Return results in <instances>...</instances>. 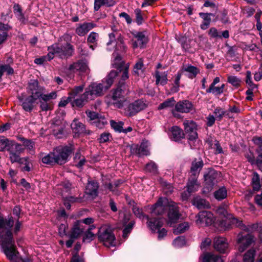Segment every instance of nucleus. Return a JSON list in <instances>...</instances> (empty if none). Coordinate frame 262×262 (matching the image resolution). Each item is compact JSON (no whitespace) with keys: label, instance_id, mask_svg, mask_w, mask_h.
Masks as SVG:
<instances>
[{"label":"nucleus","instance_id":"c03bdc74","mask_svg":"<svg viewBox=\"0 0 262 262\" xmlns=\"http://www.w3.org/2000/svg\"><path fill=\"white\" fill-rule=\"evenodd\" d=\"M122 183V181L121 180H118L114 182V184L108 183L105 184V187L106 188L108 189L110 191H112L113 193L119 194V192L117 188L119 187L120 185Z\"/></svg>","mask_w":262,"mask_h":262},{"label":"nucleus","instance_id":"dca6fc26","mask_svg":"<svg viewBox=\"0 0 262 262\" xmlns=\"http://www.w3.org/2000/svg\"><path fill=\"white\" fill-rule=\"evenodd\" d=\"M196 217H198L196 223L201 225L208 226L213 222V214L209 211L200 212Z\"/></svg>","mask_w":262,"mask_h":262},{"label":"nucleus","instance_id":"473e14b6","mask_svg":"<svg viewBox=\"0 0 262 262\" xmlns=\"http://www.w3.org/2000/svg\"><path fill=\"white\" fill-rule=\"evenodd\" d=\"M83 230L84 228L76 221L74 224L69 237L75 239L79 237L81 233L83 232Z\"/></svg>","mask_w":262,"mask_h":262},{"label":"nucleus","instance_id":"c85d7f7f","mask_svg":"<svg viewBox=\"0 0 262 262\" xmlns=\"http://www.w3.org/2000/svg\"><path fill=\"white\" fill-rule=\"evenodd\" d=\"M203 262H224L222 257L211 253H206L202 256Z\"/></svg>","mask_w":262,"mask_h":262},{"label":"nucleus","instance_id":"4c0bfd02","mask_svg":"<svg viewBox=\"0 0 262 262\" xmlns=\"http://www.w3.org/2000/svg\"><path fill=\"white\" fill-rule=\"evenodd\" d=\"M183 71L187 73V76L191 79L195 77L200 70L195 67L189 65L183 68Z\"/></svg>","mask_w":262,"mask_h":262},{"label":"nucleus","instance_id":"f257e3e1","mask_svg":"<svg viewBox=\"0 0 262 262\" xmlns=\"http://www.w3.org/2000/svg\"><path fill=\"white\" fill-rule=\"evenodd\" d=\"M231 222L243 231L248 232L246 234L243 232L239 233L237 235V243L238 245V250L242 252L253 242V236L249 232L256 230L258 228V224L246 226L235 217L232 218Z\"/></svg>","mask_w":262,"mask_h":262},{"label":"nucleus","instance_id":"39448f33","mask_svg":"<svg viewBox=\"0 0 262 262\" xmlns=\"http://www.w3.org/2000/svg\"><path fill=\"white\" fill-rule=\"evenodd\" d=\"M193 110V104L190 101L185 100L176 103L174 109L172 110L171 113L174 117L178 118L180 115L177 112L188 113Z\"/></svg>","mask_w":262,"mask_h":262},{"label":"nucleus","instance_id":"8fccbe9b","mask_svg":"<svg viewBox=\"0 0 262 262\" xmlns=\"http://www.w3.org/2000/svg\"><path fill=\"white\" fill-rule=\"evenodd\" d=\"M21 152V151H16L10 154V159L12 163L18 162L20 163H23L24 161H25L26 162L27 161L26 158L21 159L20 158L19 155Z\"/></svg>","mask_w":262,"mask_h":262},{"label":"nucleus","instance_id":"69168bd1","mask_svg":"<svg viewBox=\"0 0 262 262\" xmlns=\"http://www.w3.org/2000/svg\"><path fill=\"white\" fill-rule=\"evenodd\" d=\"M218 19L221 20L224 24L229 23V19L227 16V11L224 10L217 15Z\"/></svg>","mask_w":262,"mask_h":262},{"label":"nucleus","instance_id":"49530a36","mask_svg":"<svg viewBox=\"0 0 262 262\" xmlns=\"http://www.w3.org/2000/svg\"><path fill=\"white\" fill-rule=\"evenodd\" d=\"M203 165V161L200 160L198 161L194 160L192 163V166L191 167V172L192 174L195 176V174L199 171Z\"/></svg>","mask_w":262,"mask_h":262},{"label":"nucleus","instance_id":"37998d69","mask_svg":"<svg viewBox=\"0 0 262 262\" xmlns=\"http://www.w3.org/2000/svg\"><path fill=\"white\" fill-rule=\"evenodd\" d=\"M53 151L42 157V162L47 164L53 165L56 163Z\"/></svg>","mask_w":262,"mask_h":262},{"label":"nucleus","instance_id":"052dcab7","mask_svg":"<svg viewBox=\"0 0 262 262\" xmlns=\"http://www.w3.org/2000/svg\"><path fill=\"white\" fill-rule=\"evenodd\" d=\"M99 34L95 32H92L88 36L87 41L89 43L96 44L98 40Z\"/></svg>","mask_w":262,"mask_h":262},{"label":"nucleus","instance_id":"3c124183","mask_svg":"<svg viewBox=\"0 0 262 262\" xmlns=\"http://www.w3.org/2000/svg\"><path fill=\"white\" fill-rule=\"evenodd\" d=\"M145 170L147 172L152 173L156 174L158 173V166L157 164L153 161H150L146 164L145 166Z\"/></svg>","mask_w":262,"mask_h":262},{"label":"nucleus","instance_id":"6ab92c4d","mask_svg":"<svg viewBox=\"0 0 262 262\" xmlns=\"http://www.w3.org/2000/svg\"><path fill=\"white\" fill-rule=\"evenodd\" d=\"M95 26L96 25L92 23L79 24L77 26L75 32L78 35L83 36Z\"/></svg>","mask_w":262,"mask_h":262},{"label":"nucleus","instance_id":"5701e85b","mask_svg":"<svg viewBox=\"0 0 262 262\" xmlns=\"http://www.w3.org/2000/svg\"><path fill=\"white\" fill-rule=\"evenodd\" d=\"M72 189V185L69 181H65L57 186L56 191L62 198L68 195Z\"/></svg>","mask_w":262,"mask_h":262},{"label":"nucleus","instance_id":"a19ab883","mask_svg":"<svg viewBox=\"0 0 262 262\" xmlns=\"http://www.w3.org/2000/svg\"><path fill=\"white\" fill-rule=\"evenodd\" d=\"M227 196V191L225 187H223L219 188L214 192V196L217 200H222L225 199Z\"/></svg>","mask_w":262,"mask_h":262},{"label":"nucleus","instance_id":"b1692460","mask_svg":"<svg viewBox=\"0 0 262 262\" xmlns=\"http://www.w3.org/2000/svg\"><path fill=\"white\" fill-rule=\"evenodd\" d=\"M145 70V67L144 64L143 59L140 58L134 67L133 74L135 75L142 77L144 75Z\"/></svg>","mask_w":262,"mask_h":262},{"label":"nucleus","instance_id":"603ef678","mask_svg":"<svg viewBox=\"0 0 262 262\" xmlns=\"http://www.w3.org/2000/svg\"><path fill=\"white\" fill-rule=\"evenodd\" d=\"M252 184L253 190H259L261 187L259 176L256 172L253 173V176L252 179Z\"/></svg>","mask_w":262,"mask_h":262},{"label":"nucleus","instance_id":"4468645a","mask_svg":"<svg viewBox=\"0 0 262 262\" xmlns=\"http://www.w3.org/2000/svg\"><path fill=\"white\" fill-rule=\"evenodd\" d=\"M69 70L73 73L79 72L80 74H88L90 72V69L88 67V62L84 60H79L71 64Z\"/></svg>","mask_w":262,"mask_h":262},{"label":"nucleus","instance_id":"a211bd4d","mask_svg":"<svg viewBox=\"0 0 262 262\" xmlns=\"http://www.w3.org/2000/svg\"><path fill=\"white\" fill-rule=\"evenodd\" d=\"M108 36L109 41L106 43L107 50L111 51L112 48H113L115 47V46H116L117 49L120 48V49L122 50L123 51H125L126 47L124 46L122 38L118 39L117 43H116V34L115 33L113 32L110 33Z\"/></svg>","mask_w":262,"mask_h":262},{"label":"nucleus","instance_id":"2f4dec72","mask_svg":"<svg viewBox=\"0 0 262 262\" xmlns=\"http://www.w3.org/2000/svg\"><path fill=\"white\" fill-rule=\"evenodd\" d=\"M171 138L175 141H178L184 137L183 130L177 126L171 127Z\"/></svg>","mask_w":262,"mask_h":262},{"label":"nucleus","instance_id":"bb28decb","mask_svg":"<svg viewBox=\"0 0 262 262\" xmlns=\"http://www.w3.org/2000/svg\"><path fill=\"white\" fill-rule=\"evenodd\" d=\"M192 204L199 209H207L210 208V204L206 200L200 196L195 197L192 201Z\"/></svg>","mask_w":262,"mask_h":262},{"label":"nucleus","instance_id":"ea45409f","mask_svg":"<svg viewBox=\"0 0 262 262\" xmlns=\"http://www.w3.org/2000/svg\"><path fill=\"white\" fill-rule=\"evenodd\" d=\"M189 228V223L188 222H184L179 224L177 227L173 229V233L176 235L181 234L188 230Z\"/></svg>","mask_w":262,"mask_h":262},{"label":"nucleus","instance_id":"79ce46f5","mask_svg":"<svg viewBox=\"0 0 262 262\" xmlns=\"http://www.w3.org/2000/svg\"><path fill=\"white\" fill-rule=\"evenodd\" d=\"M199 185L194 178L192 180H189L187 183V191L189 193L196 191L199 189Z\"/></svg>","mask_w":262,"mask_h":262},{"label":"nucleus","instance_id":"0eeeda50","mask_svg":"<svg viewBox=\"0 0 262 262\" xmlns=\"http://www.w3.org/2000/svg\"><path fill=\"white\" fill-rule=\"evenodd\" d=\"M146 104L142 100H138L129 104L125 108L124 113L127 116H133L146 108Z\"/></svg>","mask_w":262,"mask_h":262},{"label":"nucleus","instance_id":"cd10ccee","mask_svg":"<svg viewBox=\"0 0 262 262\" xmlns=\"http://www.w3.org/2000/svg\"><path fill=\"white\" fill-rule=\"evenodd\" d=\"M72 105L78 107H82L88 102L89 98L85 92L83 93L79 97L73 98Z\"/></svg>","mask_w":262,"mask_h":262},{"label":"nucleus","instance_id":"864d4df0","mask_svg":"<svg viewBox=\"0 0 262 262\" xmlns=\"http://www.w3.org/2000/svg\"><path fill=\"white\" fill-rule=\"evenodd\" d=\"M57 97L56 92H52L48 94H44L43 92L41 93V96H39V100L48 102L51 99H55Z\"/></svg>","mask_w":262,"mask_h":262},{"label":"nucleus","instance_id":"e2e57ef3","mask_svg":"<svg viewBox=\"0 0 262 262\" xmlns=\"http://www.w3.org/2000/svg\"><path fill=\"white\" fill-rule=\"evenodd\" d=\"M181 77V74L177 73L176 76V78L174 81V85L171 89L173 92H177L179 90L180 81Z\"/></svg>","mask_w":262,"mask_h":262},{"label":"nucleus","instance_id":"f3484780","mask_svg":"<svg viewBox=\"0 0 262 262\" xmlns=\"http://www.w3.org/2000/svg\"><path fill=\"white\" fill-rule=\"evenodd\" d=\"M136 40L132 39V45L134 49L137 48H144L148 42V38L143 32H138L134 34Z\"/></svg>","mask_w":262,"mask_h":262},{"label":"nucleus","instance_id":"09e8293b","mask_svg":"<svg viewBox=\"0 0 262 262\" xmlns=\"http://www.w3.org/2000/svg\"><path fill=\"white\" fill-rule=\"evenodd\" d=\"M255 254V251L253 249L248 250L244 255V262H254Z\"/></svg>","mask_w":262,"mask_h":262},{"label":"nucleus","instance_id":"412c9836","mask_svg":"<svg viewBox=\"0 0 262 262\" xmlns=\"http://www.w3.org/2000/svg\"><path fill=\"white\" fill-rule=\"evenodd\" d=\"M147 220V226L152 232H156L163 226V222L161 218L150 219L148 216H146Z\"/></svg>","mask_w":262,"mask_h":262},{"label":"nucleus","instance_id":"c9c22d12","mask_svg":"<svg viewBox=\"0 0 262 262\" xmlns=\"http://www.w3.org/2000/svg\"><path fill=\"white\" fill-rule=\"evenodd\" d=\"M167 74L165 72L160 73L159 71H156L155 72L156 84L165 85L167 81Z\"/></svg>","mask_w":262,"mask_h":262},{"label":"nucleus","instance_id":"774afa93","mask_svg":"<svg viewBox=\"0 0 262 262\" xmlns=\"http://www.w3.org/2000/svg\"><path fill=\"white\" fill-rule=\"evenodd\" d=\"M228 81L233 86H237L239 85L241 80L236 76H230L228 78Z\"/></svg>","mask_w":262,"mask_h":262},{"label":"nucleus","instance_id":"aec40b11","mask_svg":"<svg viewBox=\"0 0 262 262\" xmlns=\"http://www.w3.org/2000/svg\"><path fill=\"white\" fill-rule=\"evenodd\" d=\"M99 183L95 181H89L85 188V193L92 198H96L98 194Z\"/></svg>","mask_w":262,"mask_h":262},{"label":"nucleus","instance_id":"7c9ffc66","mask_svg":"<svg viewBox=\"0 0 262 262\" xmlns=\"http://www.w3.org/2000/svg\"><path fill=\"white\" fill-rule=\"evenodd\" d=\"M117 75L118 72L116 71L112 70L107 76L105 80L102 81V83H104L105 90L108 89L111 86L114 82V79Z\"/></svg>","mask_w":262,"mask_h":262},{"label":"nucleus","instance_id":"f704fd0d","mask_svg":"<svg viewBox=\"0 0 262 262\" xmlns=\"http://www.w3.org/2000/svg\"><path fill=\"white\" fill-rule=\"evenodd\" d=\"M73 130L77 134H81L85 132L84 125L80 122L78 120L74 119L71 124Z\"/></svg>","mask_w":262,"mask_h":262},{"label":"nucleus","instance_id":"58836bf2","mask_svg":"<svg viewBox=\"0 0 262 262\" xmlns=\"http://www.w3.org/2000/svg\"><path fill=\"white\" fill-rule=\"evenodd\" d=\"M177 41L181 44L182 48L185 51H188L190 48L191 40L185 36H179L176 38Z\"/></svg>","mask_w":262,"mask_h":262},{"label":"nucleus","instance_id":"f03ea898","mask_svg":"<svg viewBox=\"0 0 262 262\" xmlns=\"http://www.w3.org/2000/svg\"><path fill=\"white\" fill-rule=\"evenodd\" d=\"M128 93V89L126 83L119 81L116 89L114 90L110 103L115 107L120 108L124 105L126 99L124 95Z\"/></svg>","mask_w":262,"mask_h":262},{"label":"nucleus","instance_id":"6e6d98bb","mask_svg":"<svg viewBox=\"0 0 262 262\" xmlns=\"http://www.w3.org/2000/svg\"><path fill=\"white\" fill-rule=\"evenodd\" d=\"M107 123V122L105 118L98 117L95 121L92 122V124H93L99 128H102Z\"/></svg>","mask_w":262,"mask_h":262},{"label":"nucleus","instance_id":"7ed1b4c3","mask_svg":"<svg viewBox=\"0 0 262 262\" xmlns=\"http://www.w3.org/2000/svg\"><path fill=\"white\" fill-rule=\"evenodd\" d=\"M48 56L50 59H53L56 54L60 58H67L72 55L73 47L69 43L64 45L54 43L48 47Z\"/></svg>","mask_w":262,"mask_h":262},{"label":"nucleus","instance_id":"2eb2a0df","mask_svg":"<svg viewBox=\"0 0 262 262\" xmlns=\"http://www.w3.org/2000/svg\"><path fill=\"white\" fill-rule=\"evenodd\" d=\"M183 124L185 132L188 134V139L189 141H193L197 139L198 134L196 133V124L192 120H185Z\"/></svg>","mask_w":262,"mask_h":262},{"label":"nucleus","instance_id":"a18cd8bd","mask_svg":"<svg viewBox=\"0 0 262 262\" xmlns=\"http://www.w3.org/2000/svg\"><path fill=\"white\" fill-rule=\"evenodd\" d=\"M64 202V205L67 209H70L71 208L70 203L75 202H80V200L78 198H75L73 196H66L64 198H62Z\"/></svg>","mask_w":262,"mask_h":262},{"label":"nucleus","instance_id":"bf43d9fd","mask_svg":"<svg viewBox=\"0 0 262 262\" xmlns=\"http://www.w3.org/2000/svg\"><path fill=\"white\" fill-rule=\"evenodd\" d=\"M135 224L134 221H131L125 226L123 230V237L124 238H126L128 236V235L130 233L132 230L133 227Z\"/></svg>","mask_w":262,"mask_h":262},{"label":"nucleus","instance_id":"9d476101","mask_svg":"<svg viewBox=\"0 0 262 262\" xmlns=\"http://www.w3.org/2000/svg\"><path fill=\"white\" fill-rule=\"evenodd\" d=\"M168 208V224L171 226L172 224H174L178 221L181 216V214L179 212V208L174 202L169 201Z\"/></svg>","mask_w":262,"mask_h":262},{"label":"nucleus","instance_id":"c756f323","mask_svg":"<svg viewBox=\"0 0 262 262\" xmlns=\"http://www.w3.org/2000/svg\"><path fill=\"white\" fill-rule=\"evenodd\" d=\"M199 16L203 19L202 24L200 26L201 29L202 30L207 29L211 22V16H214L212 13H199Z\"/></svg>","mask_w":262,"mask_h":262},{"label":"nucleus","instance_id":"680f3d73","mask_svg":"<svg viewBox=\"0 0 262 262\" xmlns=\"http://www.w3.org/2000/svg\"><path fill=\"white\" fill-rule=\"evenodd\" d=\"M213 113L216 119L217 120L221 121L224 116L226 114V112L221 108L217 107L214 110Z\"/></svg>","mask_w":262,"mask_h":262},{"label":"nucleus","instance_id":"20e7f679","mask_svg":"<svg viewBox=\"0 0 262 262\" xmlns=\"http://www.w3.org/2000/svg\"><path fill=\"white\" fill-rule=\"evenodd\" d=\"M98 235L99 241L103 243L105 246L110 247L115 246V235L107 225H102L100 228Z\"/></svg>","mask_w":262,"mask_h":262},{"label":"nucleus","instance_id":"5fc2aeb1","mask_svg":"<svg viewBox=\"0 0 262 262\" xmlns=\"http://www.w3.org/2000/svg\"><path fill=\"white\" fill-rule=\"evenodd\" d=\"M110 124L112 128H113L115 132L121 133L123 130V123L121 121L116 122L114 120H111Z\"/></svg>","mask_w":262,"mask_h":262},{"label":"nucleus","instance_id":"4be33fe9","mask_svg":"<svg viewBox=\"0 0 262 262\" xmlns=\"http://www.w3.org/2000/svg\"><path fill=\"white\" fill-rule=\"evenodd\" d=\"M252 140L254 143L259 147L257 150L258 155L256 163L257 166L262 171V137H254Z\"/></svg>","mask_w":262,"mask_h":262},{"label":"nucleus","instance_id":"13d9d810","mask_svg":"<svg viewBox=\"0 0 262 262\" xmlns=\"http://www.w3.org/2000/svg\"><path fill=\"white\" fill-rule=\"evenodd\" d=\"M95 237V234L92 231H86L83 236L82 241L84 243H90Z\"/></svg>","mask_w":262,"mask_h":262},{"label":"nucleus","instance_id":"393cba45","mask_svg":"<svg viewBox=\"0 0 262 262\" xmlns=\"http://www.w3.org/2000/svg\"><path fill=\"white\" fill-rule=\"evenodd\" d=\"M21 145L16 143L14 141L9 140L6 145L5 150L9 152V154H13L16 151H22Z\"/></svg>","mask_w":262,"mask_h":262},{"label":"nucleus","instance_id":"f8f14e48","mask_svg":"<svg viewBox=\"0 0 262 262\" xmlns=\"http://www.w3.org/2000/svg\"><path fill=\"white\" fill-rule=\"evenodd\" d=\"M213 247L221 253H226L229 251L228 242L224 237H215L213 239Z\"/></svg>","mask_w":262,"mask_h":262},{"label":"nucleus","instance_id":"0e129e2a","mask_svg":"<svg viewBox=\"0 0 262 262\" xmlns=\"http://www.w3.org/2000/svg\"><path fill=\"white\" fill-rule=\"evenodd\" d=\"M134 12L137 24L139 25H141L143 21V17L141 10L139 9H136L135 10Z\"/></svg>","mask_w":262,"mask_h":262},{"label":"nucleus","instance_id":"423d86ee","mask_svg":"<svg viewBox=\"0 0 262 262\" xmlns=\"http://www.w3.org/2000/svg\"><path fill=\"white\" fill-rule=\"evenodd\" d=\"M71 152V150L68 146L58 147L53 150L56 163L60 165L66 163L68 158Z\"/></svg>","mask_w":262,"mask_h":262},{"label":"nucleus","instance_id":"338daca9","mask_svg":"<svg viewBox=\"0 0 262 262\" xmlns=\"http://www.w3.org/2000/svg\"><path fill=\"white\" fill-rule=\"evenodd\" d=\"M132 210H133L134 213L137 217H138L140 219H142L143 217L146 218V215H144L142 209H140L138 206H134L133 207Z\"/></svg>","mask_w":262,"mask_h":262},{"label":"nucleus","instance_id":"9b49d317","mask_svg":"<svg viewBox=\"0 0 262 262\" xmlns=\"http://www.w3.org/2000/svg\"><path fill=\"white\" fill-rule=\"evenodd\" d=\"M148 146V142L143 141L140 145L137 144L132 145L130 147V152L132 154L137 155L139 157L148 156L149 155Z\"/></svg>","mask_w":262,"mask_h":262},{"label":"nucleus","instance_id":"1a4fd4ad","mask_svg":"<svg viewBox=\"0 0 262 262\" xmlns=\"http://www.w3.org/2000/svg\"><path fill=\"white\" fill-rule=\"evenodd\" d=\"M104 89H105L104 83H93L85 89V92L89 99L93 100L96 97L101 96Z\"/></svg>","mask_w":262,"mask_h":262},{"label":"nucleus","instance_id":"72a5a7b5","mask_svg":"<svg viewBox=\"0 0 262 262\" xmlns=\"http://www.w3.org/2000/svg\"><path fill=\"white\" fill-rule=\"evenodd\" d=\"M37 99L30 96L26 98L22 102L23 109L27 112H31L34 107V103Z\"/></svg>","mask_w":262,"mask_h":262},{"label":"nucleus","instance_id":"4d7b16f0","mask_svg":"<svg viewBox=\"0 0 262 262\" xmlns=\"http://www.w3.org/2000/svg\"><path fill=\"white\" fill-rule=\"evenodd\" d=\"M173 245L176 248H181L186 244L185 238L184 236H178L173 241Z\"/></svg>","mask_w":262,"mask_h":262},{"label":"nucleus","instance_id":"de8ad7c7","mask_svg":"<svg viewBox=\"0 0 262 262\" xmlns=\"http://www.w3.org/2000/svg\"><path fill=\"white\" fill-rule=\"evenodd\" d=\"M83 85H79L75 86L70 93L69 97H71V99L79 97L81 93L82 92L83 90Z\"/></svg>","mask_w":262,"mask_h":262},{"label":"nucleus","instance_id":"a878e982","mask_svg":"<svg viewBox=\"0 0 262 262\" xmlns=\"http://www.w3.org/2000/svg\"><path fill=\"white\" fill-rule=\"evenodd\" d=\"M217 175L218 173L216 171L211 170L209 171L207 174L204 176L206 183L209 185L208 189H211L213 185L216 183L217 181L215 179H216Z\"/></svg>","mask_w":262,"mask_h":262},{"label":"nucleus","instance_id":"ddd939ff","mask_svg":"<svg viewBox=\"0 0 262 262\" xmlns=\"http://www.w3.org/2000/svg\"><path fill=\"white\" fill-rule=\"evenodd\" d=\"M169 200L166 198H160L157 202L151 207V213L154 215L163 214L166 209L168 207Z\"/></svg>","mask_w":262,"mask_h":262},{"label":"nucleus","instance_id":"e433bc0d","mask_svg":"<svg viewBox=\"0 0 262 262\" xmlns=\"http://www.w3.org/2000/svg\"><path fill=\"white\" fill-rule=\"evenodd\" d=\"M176 105V101L173 97H171L166 99L162 103L160 104L158 106V109L159 110L168 109L172 108Z\"/></svg>","mask_w":262,"mask_h":262},{"label":"nucleus","instance_id":"6e6552de","mask_svg":"<svg viewBox=\"0 0 262 262\" xmlns=\"http://www.w3.org/2000/svg\"><path fill=\"white\" fill-rule=\"evenodd\" d=\"M44 88L39 85L37 80L31 79L28 83L27 88L28 94L34 99H38L41 96V93L44 92Z\"/></svg>","mask_w":262,"mask_h":262}]
</instances>
